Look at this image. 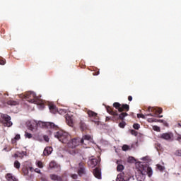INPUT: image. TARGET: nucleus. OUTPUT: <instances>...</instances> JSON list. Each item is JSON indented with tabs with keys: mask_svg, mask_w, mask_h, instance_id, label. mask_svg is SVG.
Segmentation results:
<instances>
[{
	"mask_svg": "<svg viewBox=\"0 0 181 181\" xmlns=\"http://www.w3.org/2000/svg\"><path fill=\"white\" fill-rule=\"evenodd\" d=\"M49 166L51 169H55V172H60V165L54 161L49 163Z\"/></svg>",
	"mask_w": 181,
	"mask_h": 181,
	"instance_id": "ddd939ff",
	"label": "nucleus"
},
{
	"mask_svg": "<svg viewBox=\"0 0 181 181\" xmlns=\"http://www.w3.org/2000/svg\"><path fill=\"white\" fill-rule=\"evenodd\" d=\"M66 124L69 127H73L74 125V117L73 115L67 114L66 115Z\"/></svg>",
	"mask_w": 181,
	"mask_h": 181,
	"instance_id": "9b49d317",
	"label": "nucleus"
},
{
	"mask_svg": "<svg viewBox=\"0 0 181 181\" xmlns=\"http://www.w3.org/2000/svg\"><path fill=\"white\" fill-rule=\"evenodd\" d=\"M175 155L177 156H181V150H177L175 151Z\"/></svg>",
	"mask_w": 181,
	"mask_h": 181,
	"instance_id": "c03bdc74",
	"label": "nucleus"
},
{
	"mask_svg": "<svg viewBox=\"0 0 181 181\" xmlns=\"http://www.w3.org/2000/svg\"><path fill=\"white\" fill-rule=\"evenodd\" d=\"M71 177H72V179H77L78 175L76 174H73V175H71Z\"/></svg>",
	"mask_w": 181,
	"mask_h": 181,
	"instance_id": "de8ad7c7",
	"label": "nucleus"
},
{
	"mask_svg": "<svg viewBox=\"0 0 181 181\" xmlns=\"http://www.w3.org/2000/svg\"><path fill=\"white\" fill-rule=\"evenodd\" d=\"M93 175L96 179H101V170L100 168H95Z\"/></svg>",
	"mask_w": 181,
	"mask_h": 181,
	"instance_id": "2eb2a0df",
	"label": "nucleus"
},
{
	"mask_svg": "<svg viewBox=\"0 0 181 181\" xmlns=\"http://www.w3.org/2000/svg\"><path fill=\"white\" fill-rule=\"evenodd\" d=\"M21 139V134H16V136L12 139L11 142L12 144H16V141H19Z\"/></svg>",
	"mask_w": 181,
	"mask_h": 181,
	"instance_id": "b1692460",
	"label": "nucleus"
},
{
	"mask_svg": "<svg viewBox=\"0 0 181 181\" xmlns=\"http://www.w3.org/2000/svg\"><path fill=\"white\" fill-rule=\"evenodd\" d=\"M127 116H128V113H125V112H123L119 115V117L120 118V119H124V118H125V117H127Z\"/></svg>",
	"mask_w": 181,
	"mask_h": 181,
	"instance_id": "72a5a7b5",
	"label": "nucleus"
},
{
	"mask_svg": "<svg viewBox=\"0 0 181 181\" xmlns=\"http://www.w3.org/2000/svg\"><path fill=\"white\" fill-rule=\"evenodd\" d=\"M141 160H146V157H143L141 158Z\"/></svg>",
	"mask_w": 181,
	"mask_h": 181,
	"instance_id": "864d4df0",
	"label": "nucleus"
},
{
	"mask_svg": "<svg viewBox=\"0 0 181 181\" xmlns=\"http://www.w3.org/2000/svg\"><path fill=\"white\" fill-rule=\"evenodd\" d=\"M117 172H122L124 170V165L119 164L117 167Z\"/></svg>",
	"mask_w": 181,
	"mask_h": 181,
	"instance_id": "2f4dec72",
	"label": "nucleus"
},
{
	"mask_svg": "<svg viewBox=\"0 0 181 181\" xmlns=\"http://www.w3.org/2000/svg\"><path fill=\"white\" fill-rule=\"evenodd\" d=\"M81 129H82V131H84V129H87V126L86 125V123H84V122L81 121Z\"/></svg>",
	"mask_w": 181,
	"mask_h": 181,
	"instance_id": "cd10ccee",
	"label": "nucleus"
},
{
	"mask_svg": "<svg viewBox=\"0 0 181 181\" xmlns=\"http://www.w3.org/2000/svg\"><path fill=\"white\" fill-rule=\"evenodd\" d=\"M133 128H134V129H139V128H141V126L139 125V124L136 123V124H134L133 125Z\"/></svg>",
	"mask_w": 181,
	"mask_h": 181,
	"instance_id": "ea45409f",
	"label": "nucleus"
},
{
	"mask_svg": "<svg viewBox=\"0 0 181 181\" xmlns=\"http://www.w3.org/2000/svg\"><path fill=\"white\" fill-rule=\"evenodd\" d=\"M98 74H100V72L98 71V74H96V76H98Z\"/></svg>",
	"mask_w": 181,
	"mask_h": 181,
	"instance_id": "13d9d810",
	"label": "nucleus"
},
{
	"mask_svg": "<svg viewBox=\"0 0 181 181\" xmlns=\"http://www.w3.org/2000/svg\"><path fill=\"white\" fill-rule=\"evenodd\" d=\"M29 169H30V172H33V170H35L33 169V167H30Z\"/></svg>",
	"mask_w": 181,
	"mask_h": 181,
	"instance_id": "603ef678",
	"label": "nucleus"
},
{
	"mask_svg": "<svg viewBox=\"0 0 181 181\" xmlns=\"http://www.w3.org/2000/svg\"><path fill=\"white\" fill-rule=\"evenodd\" d=\"M113 107L118 110L119 112H122L123 110L122 107H121L122 106L121 104H119V103H115L113 104Z\"/></svg>",
	"mask_w": 181,
	"mask_h": 181,
	"instance_id": "6ab92c4d",
	"label": "nucleus"
},
{
	"mask_svg": "<svg viewBox=\"0 0 181 181\" xmlns=\"http://www.w3.org/2000/svg\"><path fill=\"white\" fill-rule=\"evenodd\" d=\"M34 171L36 173H41V171H40V169H39V168H35V170H34Z\"/></svg>",
	"mask_w": 181,
	"mask_h": 181,
	"instance_id": "a18cd8bd",
	"label": "nucleus"
},
{
	"mask_svg": "<svg viewBox=\"0 0 181 181\" xmlns=\"http://www.w3.org/2000/svg\"><path fill=\"white\" fill-rule=\"evenodd\" d=\"M160 138L165 139V141H172L173 139V134L172 133H163L161 134Z\"/></svg>",
	"mask_w": 181,
	"mask_h": 181,
	"instance_id": "f8f14e48",
	"label": "nucleus"
},
{
	"mask_svg": "<svg viewBox=\"0 0 181 181\" xmlns=\"http://www.w3.org/2000/svg\"><path fill=\"white\" fill-rule=\"evenodd\" d=\"M0 64H1L2 66H4V64H5V61L1 58H0Z\"/></svg>",
	"mask_w": 181,
	"mask_h": 181,
	"instance_id": "49530a36",
	"label": "nucleus"
},
{
	"mask_svg": "<svg viewBox=\"0 0 181 181\" xmlns=\"http://www.w3.org/2000/svg\"><path fill=\"white\" fill-rule=\"evenodd\" d=\"M157 122H163V120H162V119H158Z\"/></svg>",
	"mask_w": 181,
	"mask_h": 181,
	"instance_id": "6e6d98bb",
	"label": "nucleus"
},
{
	"mask_svg": "<svg viewBox=\"0 0 181 181\" xmlns=\"http://www.w3.org/2000/svg\"><path fill=\"white\" fill-rule=\"evenodd\" d=\"M78 173L79 176H83V175L86 173V170H84L82 163H79V169L78 170Z\"/></svg>",
	"mask_w": 181,
	"mask_h": 181,
	"instance_id": "f3484780",
	"label": "nucleus"
},
{
	"mask_svg": "<svg viewBox=\"0 0 181 181\" xmlns=\"http://www.w3.org/2000/svg\"><path fill=\"white\" fill-rule=\"evenodd\" d=\"M1 118L3 119V124L4 125V127H12L13 123L11 121V116L8 115H5L3 114L1 115Z\"/></svg>",
	"mask_w": 181,
	"mask_h": 181,
	"instance_id": "0eeeda50",
	"label": "nucleus"
},
{
	"mask_svg": "<svg viewBox=\"0 0 181 181\" xmlns=\"http://www.w3.org/2000/svg\"><path fill=\"white\" fill-rule=\"evenodd\" d=\"M43 138H44V141H45V142H49V141H50L49 136L44 135Z\"/></svg>",
	"mask_w": 181,
	"mask_h": 181,
	"instance_id": "a19ab883",
	"label": "nucleus"
},
{
	"mask_svg": "<svg viewBox=\"0 0 181 181\" xmlns=\"http://www.w3.org/2000/svg\"><path fill=\"white\" fill-rule=\"evenodd\" d=\"M52 152H53V148L46 147L44 149L43 155H44V156H49V155H50L52 153Z\"/></svg>",
	"mask_w": 181,
	"mask_h": 181,
	"instance_id": "dca6fc26",
	"label": "nucleus"
},
{
	"mask_svg": "<svg viewBox=\"0 0 181 181\" xmlns=\"http://www.w3.org/2000/svg\"><path fill=\"white\" fill-rule=\"evenodd\" d=\"M153 131H156V132H160V127L158 126H153Z\"/></svg>",
	"mask_w": 181,
	"mask_h": 181,
	"instance_id": "e433bc0d",
	"label": "nucleus"
},
{
	"mask_svg": "<svg viewBox=\"0 0 181 181\" xmlns=\"http://www.w3.org/2000/svg\"><path fill=\"white\" fill-rule=\"evenodd\" d=\"M54 137L59 139V142L66 144V145L69 143V141L71 139L70 134L63 130H59L54 133Z\"/></svg>",
	"mask_w": 181,
	"mask_h": 181,
	"instance_id": "20e7f679",
	"label": "nucleus"
},
{
	"mask_svg": "<svg viewBox=\"0 0 181 181\" xmlns=\"http://www.w3.org/2000/svg\"><path fill=\"white\" fill-rule=\"evenodd\" d=\"M107 111L110 115H113L114 117H118V113L117 112H114L111 108L107 107Z\"/></svg>",
	"mask_w": 181,
	"mask_h": 181,
	"instance_id": "412c9836",
	"label": "nucleus"
},
{
	"mask_svg": "<svg viewBox=\"0 0 181 181\" xmlns=\"http://www.w3.org/2000/svg\"><path fill=\"white\" fill-rule=\"evenodd\" d=\"M35 165H36V166L40 168V169H43V163H42V161L37 160L35 162Z\"/></svg>",
	"mask_w": 181,
	"mask_h": 181,
	"instance_id": "bb28decb",
	"label": "nucleus"
},
{
	"mask_svg": "<svg viewBox=\"0 0 181 181\" xmlns=\"http://www.w3.org/2000/svg\"><path fill=\"white\" fill-rule=\"evenodd\" d=\"M157 168L160 170V172H163L165 170V167L159 164L157 165Z\"/></svg>",
	"mask_w": 181,
	"mask_h": 181,
	"instance_id": "c9c22d12",
	"label": "nucleus"
},
{
	"mask_svg": "<svg viewBox=\"0 0 181 181\" xmlns=\"http://www.w3.org/2000/svg\"><path fill=\"white\" fill-rule=\"evenodd\" d=\"M25 137L28 138V139H30L32 138V134L25 132Z\"/></svg>",
	"mask_w": 181,
	"mask_h": 181,
	"instance_id": "58836bf2",
	"label": "nucleus"
},
{
	"mask_svg": "<svg viewBox=\"0 0 181 181\" xmlns=\"http://www.w3.org/2000/svg\"><path fill=\"white\" fill-rule=\"evenodd\" d=\"M14 158L16 159V158H19V154L17 152L16 153L14 154Z\"/></svg>",
	"mask_w": 181,
	"mask_h": 181,
	"instance_id": "8fccbe9b",
	"label": "nucleus"
},
{
	"mask_svg": "<svg viewBox=\"0 0 181 181\" xmlns=\"http://www.w3.org/2000/svg\"><path fill=\"white\" fill-rule=\"evenodd\" d=\"M158 114V113H157V116H156V118H162V117H163V115H159Z\"/></svg>",
	"mask_w": 181,
	"mask_h": 181,
	"instance_id": "3c124183",
	"label": "nucleus"
},
{
	"mask_svg": "<svg viewBox=\"0 0 181 181\" xmlns=\"http://www.w3.org/2000/svg\"><path fill=\"white\" fill-rule=\"evenodd\" d=\"M40 127H42V128H48V129H57L59 127L53 122H37L36 120H29L27 122V128L30 131H32L33 132H36L37 131V128Z\"/></svg>",
	"mask_w": 181,
	"mask_h": 181,
	"instance_id": "f03ea898",
	"label": "nucleus"
},
{
	"mask_svg": "<svg viewBox=\"0 0 181 181\" xmlns=\"http://www.w3.org/2000/svg\"><path fill=\"white\" fill-rule=\"evenodd\" d=\"M21 98L26 100L28 103L36 104L39 110H43L45 108V102L40 99V96H36V93L34 92H27L23 95H21Z\"/></svg>",
	"mask_w": 181,
	"mask_h": 181,
	"instance_id": "7ed1b4c3",
	"label": "nucleus"
},
{
	"mask_svg": "<svg viewBox=\"0 0 181 181\" xmlns=\"http://www.w3.org/2000/svg\"><path fill=\"white\" fill-rule=\"evenodd\" d=\"M6 179L8 181H18L16 177L13 176L12 174H7L6 175Z\"/></svg>",
	"mask_w": 181,
	"mask_h": 181,
	"instance_id": "a211bd4d",
	"label": "nucleus"
},
{
	"mask_svg": "<svg viewBox=\"0 0 181 181\" xmlns=\"http://www.w3.org/2000/svg\"><path fill=\"white\" fill-rule=\"evenodd\" d=\"M179 127H181V124H178Z\"/></svg>",
	"mask_w": 181,
	"mask_h": 181,
	"instance_id": "bf43d9fd",
	"label": "nucleus"
},
{
	"mask_svg": "<svg viewBox=\"0 0 181 181\" xmlns=\"http://www.w3.org/2000/svg\"><path fill=\"white\" fill-rule=\"evenodd\" d=\"M131 134L132 135H134V136H136V135H138V132H136V131L135 130H131Z\"/></svg>",
	"mask_w": 181,
	"mask_h": 181,
	"instance_id": "37998d69",
	"label": "nucleus"
},
{
	"mask_svg": "<svg viewBox=\"0 0 181 181\" xmlns=\"http://www.w3.org/2000/svg\"><path fill=\"white\" fill-rule=\"evenodd\" d=\"M49 109L52 114H56V112H58L59 111V110H57V107H56V105H54L53 103L49 104Z\"/></svg>",
	"mask_w": 181,
	"mask_h": 181,
	"instance_id": "4468645a",
	"label": "nucleus"
},
{
	"mask_svg": "<svg viewBox=\"0 0 181 181\" xmlns=\"http://www.w3.org/2000/svg\"><path fill=\"white\" fill-rule=\"evenodd\" d=\"M122 149L124 152H127V151L131 150V147L127 145V144H124V145L122 146Z\"/></svg>",
	"mask_w": 181,
	"mask_h": 181,
	"instance_id": "a878e982",
	"label": "nucleus"
},
{
	"mask_svg": "<svg viewBox=\"0 0 181 181\" xmlns=\"http://www.w3.org/2000/svg\"><path fill=\"white\" fill-rule=\"evenodd\" d=\"M147 121H148V122H150V124H152V122H158V119H155L153 117L148 118Z\"/></svg>",
	"mask_w": 181,
	"mask_h": 181,
	"instance_id": "c756f323",
	"label": "nucleus"
},
{
	"mask_svg": "<svg viewBox=\"0 0 181 181\" xmlns=\"http://www.w3.org/2000/svg\"><path fill=\"white\" fill-rule=\"evenodd\" d=\"M18 104H19V101H16V100H8L7 102V105H11V107L13 105H18Z\"/></svg>",
	"mask_w": 181,
	"mask_h": 181,
	"instance_id": "4be33fe9",
	"label": "nucleus"
},
{
	"mask_svg": "<svg viewBox=\"0 0 181 181\" xmlns=\"http://www.w3.org/2000/svg\"><path fill=\"white\" fill-rule=\"evenodd\" d=\"M96 165H98V160H97V158L90 157L88 161V165L89 168H95Z\"/></svg>",
	"mask_w": 181,
	"mask_h": 181,
	"instance_id": "9d476101",
	"label": "nucleus"
},
{
	"mask_svg": "<svg viewBox=\"0 0 181 181\" xmlns=\"http://www.w3.org/2000/svg\"><path fill=\"white\" fill-rule=\"evenodd\" d=\"M128 162H130V163H134V162H136V160L134 157H129L128 158Z\"/></svg>",
	"mask_w": 181,
	"mask_h": 181,
	"instance_id": "4c0bfd02",
	"label": "nucleus"
},
{
	"mask_svg": "<svg viewBox=\"0 0 181 181\" xmlns=\"http://www.w3.org/2000/svg\"><path fill=\"white\" fill-rule=\"evenodd\" d=\"M116 181H127L125 179H124V173H120L117 175Z\"/></svg>",
	"mask_w": 181,
	"mask_h": 181,
	"instance_id": "5701e85b",
	"label": "nucleus"
},
{
	"mask_svg": "<svg viewBox=\"0 0 181 181\" xmlns=\"http://www.w3.org/2000/svg\"><path fill=\"white\" fill-rule=\"evenodd\" d=\"M119 128H125V122H122L119 124Z\"/></svg>",
	"mask_w": 181,
	"mask_h": 181,
	"instance_id": "79ce46f5",
	"label": "nucleus"
},
{
	"mask_svg": "<svg viewBox=\"0 0 181 181\" xmlns=\"http://www.w3.org/2000/svg\"><path fill=\"white\" fill-rule=\"evenodd\" d=\"M128 100L129 101H131L132 100V96H129Z\"/></svg>",
	"mask_w": 181,
	"mask_h": 181,
	"instance_id": "5fc2aeb1",
	"label": "nucleus"
},
{
	"mask_svg": "<svg viewBox=\"0 0 181 181\" xmlns=\"http://www.w3.org/2000/svg\"><path fill=\"white\" fill-rule=\"evenodd\" d=\"M137 118H142L143 119H146V115L137 114Z\"/></svg>",
	"mask_w": 181,
	"mask_h": 181,
	"instance_id": "f704fd0d",
	"label": "nucleus"
},
{
	"mask_svg": "<svg viewBox=\"0 0 181 181\" xmlns=\"http://www.w3.org/2000/svg\"><path fill=\"white\" fill-rule=\"evenodd\" d=\"M69 111V109H59L58 110L59 114L61 115H64V114H67V112Z\"/></svg>",
	"mask_w": 181,
	"mask_h": 181,
	"instance_id": "393cba45",
	"label": "nucleus"
},
{
	"mask_svg": "<svg viewBox=\"0 0 181 181\" xmlns=\"http://www.w3.org/2000/svg\"><path fill=\"white\" fill-rule=\"evenodd\" d=\"M136 177L138 181H144L148 175L151 177L153 175L152 168L148 165H144L142 163L139 162L136 163Z\"/></svg>",
	"mask_w": 181,
	"mask_h": 181,
	"instance_id": "f257e3e1",
	"label": "nucleus"
},
{
	"mask_svg": "<svg viewBox=\"0 0 181 181\" xmlns=\"http://www.w3.org/2000/svg\"><path fill=\"white\" fill-rule=\"evenodd\" d=\"M50 178L52 179V180L62 181V177L56 175L54 174H52L50 175Z\"/></svg>",
	"mask_w": 181,
	"mask_h": 181,
	"instance_id": "aec40b11",
	"label": "nucleus"
},
{
	"mask_svg": "<svg viewBox=\"0 0 181 181\" xmlns=\"http://www.w3.org/2000/svg\"><path fill=\"white\" fill-rule=\"evenodd\" d=\"M148 112H153L148 113L146 115V117H158V114H162V109L160 107H148L147 108Z\"/></svg>",
	"mask_w": 181,
	"mask_h": 181,
	"instance_id": "423d86ee",
	"label": "nucleus"
},
{
	"mask_svg": "<svg viewBox=\"0 0 181 181\" xmlns=\"http://www.w3.org/2000/svg\"><path fill=\"white\" fill-rule=\"evenodd\" d=\"M91 139H93V137L91 136V135L89 134L83 135L82 136L81 141L82 142L83 148H87L86 145L88 144V141H91Z\"/></svg>",
	"mask_w": 181,
	"mask_h": 181,
	"instance_id": "1a4fd4ad",
	"label": "nucleus"
},
{
	"mask_svg": "<svg viewBox=\"0 0 181 181\" xmlns=\"http://www.w3.org/2000/svg\"><path fill=\"white\" fill-rule=\"evenodd\" d=\"M121 108H122V111H124V110H127V111H129V105L125 104V105H122L121 106Z\"/></svg>",
	"mask_w": 181,
	"mask_h": 181,
	"instance_id": "473e14b6",
	"label": "nucleus"
},
{
	"mask_svg": "<svg viewBox=\"0 0 181 181\" xmlns=\"http://www.w3.org/2000/svg\"><path fill=\"white\" fill-rule=\"evenodd\" d=\"M37 141H39L40 142H42V139H37Z\"/></svg>",
	"mask_w": 181,
	"mask_h": 181,
	"instance_id": "4d7b16f0",
	"label": "nucleus"
},
{
	"mask_svg": "<svg viewBox=\"0 0 181 181\" xmlns=\"http://www.w3.org/2000/svg\"><path fill=\"white\" fill-rule=\"evenodd\" d=\"M14 168H16V169H19V168H21V163H19L18 160H16L14 162Z\"/></svg>",
	"mask_w": 181,
	"mask_h": 181,
	"instance_id": "7c9ffc66",
	"label": "nucleus"
},
{
	"mask_svg": "<svg viewBox=\"0 0 181 181\" xmlns=\"http://www.w3.org/2000/svg\"><path fill=\"white\" fill-rule=\"evenodd\" d=\"M18 158L21 159L23 158L24 156H26V151L18 152Z\"/></svg>",
	"mask_w": 181,
	"mask_h": 181,
	"instance_id": "c85d7f7f",
	"label": "nucleus"
},
{
	"mask_svg": "<svg viewBox=\"0 0 181 181\" xmlns=\"http://www.w3.org/2000/svg\"><path fill=\"white\" fill-rule=\"evenodd\" d=\"M88 115L90 118H95V120H92V121L93 122H95V124H96V125H103V124H101V122L98 121V116H97V113H95L91 110H88Z\"/></svg>",
	"mask_w": 181,
	"mask_h": 181,
	"instance_id": "6e6552de",
	"label": "nucleus"
},
{
	"mask_svg": "<svg viewBox=\"0 0 181 181\" xmlns=\"http://www.w3.org/2000/svg\"><path fill=\"white\" fill-rule=\"evenodd\" d=\"M66 145L68 148L74 149V148H77V146H80V145H83V143L81 141V138H74L71 140H69Z\"/></svg>",
	"mask_w": 181,
	"mask_h": 181,
	"instance_id": "39448f33",
	"label": "nucleus"
},
{
	"mask_svg": "<svg viewBox=\"0 0 181 181\" xmlns=\"http://www.w3.org/2000/svg\"><path fill=\"white\" fill-rule=\"evenodd\" d=\"M177 140L179 141V142L181 143V135H179L177 138Z\"/></svg>",
	"mask_w": 181,
	"mask_h": 181,
	"instance_id": "09e8293b",
	"label": "nucleus"
}]
</instances>
